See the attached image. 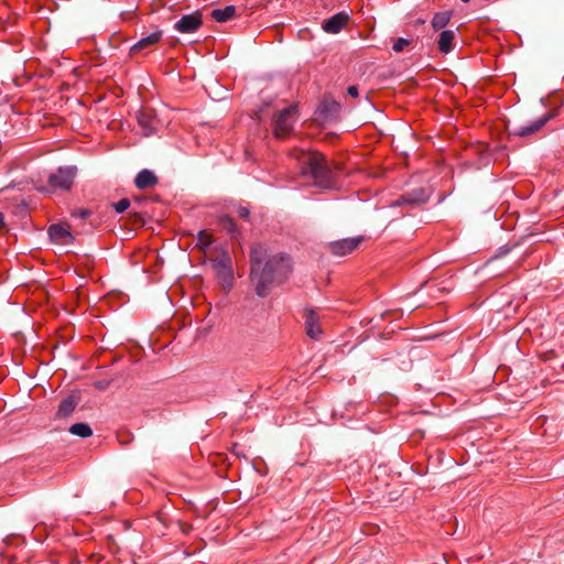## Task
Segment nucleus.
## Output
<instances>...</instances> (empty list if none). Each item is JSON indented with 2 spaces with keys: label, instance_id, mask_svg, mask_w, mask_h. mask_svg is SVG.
<instances>
[{
  "label": "nucleus",
  "instance_id": "1",
  "mask_svg": "<svg viewBox=\"0 0 564 564\" xmlns=\"http://www.w3.org/2000/svg\"><path fill=\"white\" fill-rule=\"evenodd\" d=\"M250 280L257 295L267 296L270 291L285 282L291 273L292 263L289 256L271 254L262 245H256L250 252Z\"/></svg>",
  "mask_w": 564,
  "mask_h": 564
},
{
  "label": "nucleus",
  "instance_id": "2",
  "mask_svg": "<svg viewBox=\"0 0 564 564\" xmlns=\"http://www.w3.org/2000/svg\"><path fill=\"white\" fill-rule=\"evenodd\" d=\"M302 173L310 175L316 185L327 187L333 177V172L325 158L318 152L302 151L299 156Z\"/></svg>",
  "mask_w": 564,
  "mask_h": 564
},
{
  "label": "nucleus",
  "instance_id": "3",
  "mask_svg": "<svg viewBox=\"0 0 564 564\" xmlns=\"http://www.w3.org/2000/svg\"><path fill=\"white\" fill-rule=\"evenodd\" d=\"M76 175V167L65 166L50 174L47 180V191L57 189L68 191L72 188Z\"/></svg>",
  "mask_w": 564,
  "mask_h": 564
},
{
  "label": "nucleus",
  "instance_id": "4",
  "mask_svg": "<svg viewBox=\"0 0 564 564\" xmlns=\"http://www.w3.org/2000/svg\"><path fill=\"white\" fill-rule=\"evenodd\" d=\"M296 106H290L281 110L274 121L273 129L276 138H285L293 130L297 118Z\"/></svg>",
  "mask_w": 564,
  "mask_h": 564
},
{
  "label": "nucleus",
  "instance_id": "5",
  "mask_svg": "<svg viewBox=\"0 0 564 564\" xmlns=\"http://www.w3.org/2000/svg\"><path fill=\"white\" fill-rule=\"evenodd\" d=\"M212 267L221 286L229 290L234 279L230 258L227 254H221L213 260Z\"/></svg>",
  "mask_w": 564,
  "mask_h": 564
},
{
  "label": "nucleus",
  "instance_id": "6",
  "mask_svg": "<svg viewBox=\"0 0 564 564\" xmlns=\"http://www.w3.org/2000/svg\"><path fill=\"white\" fill-rule=\"evenodd\" d=\"M361 241L362 237L345 238L330 242L328 248L333 254L344 257L356 250Z\"/></svg>",
  "mask_w": 564,
  "mask_h": 564
},
{
  "label": "nucleus",
  "instance_id": "7",
  "mask_svg": "<svg viewBox=\"0 0 564 564\" xmlns=\"http://www.w3.org/2000/svg\"><path fill=\"white\" fill-rule=\"evenodd\" d=\"M203 24L202 14L194 12L183 15L174 25L175 30L180 33H193L197 31Z\"/></svg>",
  "mask_w": 564,
  "mask_h": 564
},
{
  "label": "nucleus",
  "instance_id": "8",
  "mask_svg": "<svg viewBox=\"0 0 564 564\" xmlns=\"http://www.w3.org/2000/svg\"><path fill=\"white\" fill-rule=\"evenodd\" d=\"M552 116L550 113L543 115L542 117L534 119L528 124L516 126L512 128L511 133L518 137H529L538 132Z\"/></svg>",
  "mask_w": 564,
  "mask_h": 564
},
{
  "label": "nucleus",
  "instance_id": "9",
  "mask_svg": "<svg viewBox=\"0 0 564 564\" xmlns=\"http://www.w3.org/2000/svg\"><path fill=\"white\" fill-rule=\"evenodd\" d=\"M50 239L55 243L68 245L73 242L74 237L68 225L54 224L48 227Z\"/></svg>",
  "mask_w": 564,
  "mask_h": 564
},
{
  "label": "nucleus",
  "instance_id": "10",
  "mask_svg": "<svg viewBox=\"0 0 564 564\" xmlns=\"http://www.w3.org/2000/svg\"><path fill=\"white\" fill-rule=\"evenodd\" d=\"M303 317L305 319V329L307 336H310L312 339H318L322 335V328L319 325V315L317 312L313 308H305Z\"/></svg>",
  "mask_w": 564,
  "mask_h": 564
},
{
  "label": "nucleus",
  "instance_id": "11",
  "mask_svg": "<svg viewBox=\"0 0 564 564\" xmlns=\"http://www.w3.org/2000/svg\"><path fill=\"white\" fill-rule=\"evenodd\" d=\"M429 197L425 194L423 188L413 189L410 193L402 195L399 199L391 203V206H401V205H410V206H419L427 202Z\"/></svg>",
  "mask_w": 564,
  "mask_h": 564
},
{
  "label": "nucleus",
  "instance_id": "12",
  "mask_svg": "<svg viewBox=\"0 0 564 564\" xmlns=\"http://www.w3.org/2000/svg\"><path fill=\"white\" fill-rule=\"evenodd\" d=\"M348 14L339 12L323 22V29L327 33H338L347 23Z\"/></svg>",
  "mask_w": 564,
  "mask_h": 564
},
{
  "label": "nucleus",
  "instance_id": "13",
  "mask_svg": "<svg viewBox=\"0 0 564 564\" xmlns=\"http://www.w3.org/2000/svg\"><path fill=\"white\" fill-rule=\"evenodd\" d=\"M138 124L144 135H151L154 132V118L150 110H141L137 113Z\"/></svg>",
  "mask_w": 564,
  "mask_h": 564
},
{
  "label": "nucleus",
  "instance_id": "14",
  "mask_svg": "<svg viewBox=\"0 0 564 564\" xmlns=\"http://www.w3.org/2000/svg\"><path fill=\"white\" fill-rule=\"evenodd\" d=\"M158 183V177L150 170H142L138 173L134 180V184L140 189H145L154 186Z\"/></svg>",
  "mask_w": 564,
  "mask_h": 564
},
{
  "label": "nucleus",
  "instance_id": "15",
  "mask_svg": "<svg viewBox=\"0 0 564 564\" xmlns=\"http://www.w3.org/2000/svg\"><path fill=\"white\" fill-rule=\"evenodd\" d=\"M161 36H162V32L156 31V32L149 34L148 36L142 37L131 47L130 53L132 55H134V54L141 52L142 50L150 47L151 45H154L155 43H158L161 40Z\"/></svg>",
  "mask_w": 564,
  "mask_h": 564
},
{
  "label": "nucleus",
  "instance_id": "16",
  "mask_svg": "<svg viewBox=\"0 0 564 564\" xmlns=\"http://www.w3.org/2000/svg\"><path fill=\"white\" fill-rule=\"evenodd\" d=\"M454 39H455L454 31H452V30L442 31L440 34L438 42H437L438 50L444 54L449 53L453 50Z\"/></svg>",
  "mask_w": 564,
  "mask_h": 564
},
{
  "label": "nucleus",
  "instance_id": "17",
  "mask_svg": "<svg viewBox=\"0 0 564 564\" xmlns=\"http://www.w3.org/2000/svg\"><path fill=\"white\" fill-rule=\"evenodd\" d=\"M236 15V7L235 6H227L223 9H215L212 12V17L217 22H227L231 20Z\"/></svg>",
  "mask_w": 564,
  "mask_h": 564
},
{
  "label": "nucleus",
  "instance_id": "18",
  "mask_svg": "<svg viewBox=\"0 0 564 564\" xmlns=\"http://www.w3.org/2000/svg\"><path fill=\"white\" fill-rule=\"evenodd\" d=\"M76 405H77V402L73 397H68V398L62 400V402L58 405L56 416H58V417L69 416L74 412Z\"/></svg>",
  "mask_w": 564,
  "mask_h": 564
},
{
  "label": "nucleus",
  "instance_id": "19",
  "mask_svg": "<svg viewBox=\"0 0 564 564\" xmlns=\"http://www.w3.org/2000/svg\"><path fill=\"white\" fill-rule=\"evenodd\" d=\"M69 432L80 437H89L93 434V430L86 423H75L69 427Z\"/></svg>",
  "mask_w": 564,
  "mask_h": 564
},
{
  "label": "nucleus",
  "instance_id": "20",
  "mask_svg": "<svg viewBox=\"0 0 564 564\" xmlns=\"http://www.w3.org/2000/svg\"><path fill=\"white\" fill-rule=\"evenodd\" d=\"M451 20V14L448 12H438L434 14L432 19V26L435 30L443 29Z\"/></svg>",
  "mask_w": 564,
  "mask_h": 564
},
{
  "label": "nucleus",
  "instance_id": "21",
  "mask_svg": "<svg viewBox=\"0 0 564 564\" xmlns=\"http://www.w3.org/2000/svg\"><path fill=\"white\" fill-rule=\"evenodd\" d=\"M409 45H410V41L408 39L399 37L393 43L392 48L395 53H400V52H403L404 48L408 47Z\"/></svg>",
  "mask_w": 564,
  "mask_h": 564
},
{
  "label": "nucleus",
  "instance_id": "22",
  "mask_svg": "<svg viewBox=\"0 0 564 564\" xmlns=\"http://www.w3.org/2000/svg\"><path fill=\"white\" fill-rule=\"evenodd\" d=\"M220 224L221 226L229 232H236V224L235 221L232 220V218L228 217V216H224L221 217L220 219Z\"/></svg>",
  "mask_w": 564,
  "mask_h": 564
},
{
  "label": "nucleus",
  "instance_id": "23",
  "mask_svg": "<svg viewBox=\"0 0 564 564\" xmlns=\"http://www.w3.org/2000/svg\"><path fill=\"white\" fill-rule=\"evenodd\" d=\"M130 206V200L128 198H122L118 203L115 204V209L117 213L126 212Z\"/></svg>",
  "mask_w": 564,
  "mask_h": 564
},
{
  "label": "nucleus",
  "instance_id": "24",
  "mask_svg": "<svg viewBox=\"0 0 564 564\" xmlns=\"http://www.w3.org/2000/svg\"><path fill=\"white\" fill-rule=\"evenodd\" d=\"M89 215H90V212L88 209H83V208L76 209V210H74L72 213L73 217H78V218H82V219L88 217Z\"/></svg>",
  "mask_w": 564,
  "mask_h": 564
},
{
  "label": "nucleus",
  "instance_id": "25",
  "mask_svg": "<svg viewBox=\"0 0 564 564\" xmlns=\"http://www.w3.org/2000/svg\"><path fill=\"white\" fill-rule=\"evenodd\" d=\"M237 214L240 218H248L250 212L247 207H243V206H240L238 209H237Z\"/></svg>",
  "mask_w": 564,
  "mask_h": 564
},
{
  "label": "nucleus",
  "instance_id": "26",
  "mask_svg": "<svg viewBox=\"0 0 564 564\" xmlns=\"http://www.w3.org/2000/svg\"><path fill=\"white\" fill-rule=\"evenodd\" d=\"M347 93H348V95H349V96H351V97H357V96H358V94H359V93H358V88H357L356 86H349V87L347 88Z\"/></svg>",
  "mask_w": 564,
  "mask_h": 564
},
{
  "label": "nucleus",
  "instance_id": "27",
  "mask_svg": "<svg viewBox=\"0 0 564 564\" xmlns=\"http://www.w3.org/2000/svg\"><path fill=\"white\" fill-rule=\"evenodd\" d=\"M200 241L207 245H210V240L208 238V235L205 232H200Z\"/></svg>",
  "mask_w": 564,
  "mask_h": 564
},
{
  "label": "nucleus",
  "instance_id": "28",
  "mask_svg": "<svg viewBox=\"0 0 564 564\" xmlns=\"http://www.w3.org/2000/svg\"><path fill=\"white\" fill-rule=\"evenodd\" d=\"M4 226V216L0 213V228Z\"/></svg>",
  "mask_w": 564,
  "mask_h": 564
},
{
  "label": "nucleus",
  "instance_id": "29",
  "mask_svg": "<svg viewBox=\"0 0 564 564\" xmlns=\"http://www.w3.org/2000/svg\"><path fill=\"white\" fill-rule=\"evenodd\" d=\"M333 106H334L335 108H338V107H339L337 102H333Z\"/></svg>",
  "mask_w": 564,
  "mask_h": 564
},
{
  "label": "nucleus",
  "instance_id": "30",
  "mask_svg": "<svg viewBox=\"0 0 564 564\" xmlns=\"http://www.w3.org/2000/svg\"><path fill=\"white\" fill-rule=\"evenodd\" d=\"M463 2H468L469 0H462Z\"/></svg>",
  "mask_w": 564,
  "mask_h": 564
}]
</instances>
